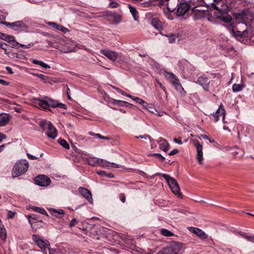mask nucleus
Returning <instances> with one entry per match:
<instances>
[{
	"label": "nucleus",
	"instance_id": "1",
	"mask_svg": "<svg viewBox=\"0 0 254 254\" xmlns=\"http://www.w3.org/2000/svg\"><path fill=\"white\" fill-rule=\"evenodd\" d=\"M32 102L34 106L41 109H49L50 107H58L64 109H66L67 108L65 104L59 103L57 101L47 97H44L42 98H34Z\"/></svg>",
	"mask_w": 254,
	"mask_h": 254
},
{
	"label": "nucleus",
	"instance_id": "2",
	"mask_svg": "<svg viewBox=\"0 0 254 254\" xmlns=\"http://www.w3.org/2000/svg\"><path fill=\"white\" fill-rule=\"evenodd\" d=\"M235 1L232 0H213L212 7L216 9L221 15L225 14L232 8Z\"/></svg>",
	"mask_w": 254,
	"mask_h": 254
},
{
	"label": "nucleus",
	"instance_id": "3",
	"mask_svg": "<svg viewBox=\"0 0 254 254\" xmlns=\"http://www.w3.org/2000/svg\"><path fill=\"white\" fill-rule=\"evenodd\" d=\"M29 164L26 160H20L14 165L12 171V176L15 178L25 173L28 170Z\"/></svg>",
	"mask_w": 254,
	"mask_h": 254
},
{
	"label": "nucleus",
	"instance_id": "4",
	"mask_svg": "<svg viewBox=\"0 0 254 254\" xmlns=\"http://www.w3.org/2000/svg\"><path fill=\"white\" fill-rule=\"evenodd\" d=\"M162 176L167 182V183L173 192L178 197L182 198V194L180 191V186L176 180L173 178L165 174H163Z\"/></svg>",
	"mask_w": 254,
	"mask_h": 254
},
{
	"label": "nucleus",
	"instance_id": "5",
	"mask_svg": "<svg viewBox=\"0 0 254 254\" xmlns=\"http://www.w3.org/2000/svg\"><path fill=\"white\" fill-rule=\"evenodd\" d=\"M182 244L173 242L162 250L158 252L157 254H179L182 251Z\"/></svg>",
	"mask_w": 254,
	"mask_h": 254
},
{
	"label": "nucleus",
	"instance_id": "6",
	"mask_svg": "<svg viewBox=\"0 0 254 254\" xmlns=\"http://www.w3.org/2000/svg\"><path fill=\"white\" fill-rule=\"evenodd\" d=\"M32 240L44 254H47V249L50 247L48 240L37 234L32 235Z\"/></svg>",
	"mask_w": 254,
	"mask_h": 254
},
{
	"label": "nucleus",
	"instance_id": "7",
	"mask_svg": "<svg viewBox=\"0 0 254 254\" xmlns=\"http://www.w3.org/2000/svg\"><path fill=\"white\" fill-rule=\"evenodd\" d=\"M59 48L63 53H69L75 52L77 49H82L84 48V46L80 44H77L73 41L68 40L66 41L62 47H59Z\"/></svg>",
	"mask_w": 254,
	"mask_h": 254
},
{
	"label": "nucleus",
	"instance_id": "8",
	"mask_svg": "<svg viewBox=\"0 0 254 254\" xmlns=\"http://www.w3.org/2000/svg\"><path fill=\"white\" fill-rule=\"evenodd\" d=\"M164 75L168 80L172 83L178 92L182 94L185 93L184 88L180 83L179 79L174 74L168 71H164Z\"/></svg>",
	"mask_w": 254,
	"mask_h": 254
},
{
	"label": "nucleus",
	"instance_id": "9",
	"mask_svg": "<svg viewBox=\"0 0 254 254\" xmlns=\"http://www.w3.org/2000/svg\"><path fill=\"white\" fill-rule=\"evenodd\" d=\"M5 25L16 31H27L28 26L22 21H16L14 22L4 23Z\"/></svg>",
	"mask_w": 254,
	"mask_h": 254
},
{
	"label": "nucleus",
	"instance_id": "10",
	"mask_svg": "<svg viewBox=\"0 0 254 254\" xmlns=\"http://www.w3.org/2000/svg\"><path fill=\"white\" fill-rule=\"evenodd\" d=\"M210 81L205 75L199 76L195 83L202 87L205 91L209 90V84Z\"/></svg>",
	"mask_w": 254,
	"mask_h": 254
},
{
	"label": "nucleus",
	"instance_id": "11",
	"mask_svg": "<svg viewBox=\"0 0 254 254\" xmlns=\"http://www.w3.org/2000/svg\"><path fill=\"white\" fill-rule=\"evenodd\" d=\"M35 184L41 187H47L51 183L50 179L45 175H40L35 179Z\"/></svg>",
	"mask_w": 254,
	"mask_h": 254
},
{
	"label": "nucleus",
	"instance_id": "12",
	"mask_svg": "<svg viewBox=\"0 0 254 254\" xmlns=\"http://www.w3.org/2000/svg\"><path fill=\"white\" fill-rule=\"evenodd\" d=\"M194 145L196 149V159L198 161V163L200 165L203 164V161L204 160L203 155L202 152V145L198 141H196Z\"/></svg>",
	"mask_w": 254,
	"mask_h": 254
},
{
	"label": "nucleus",
	"instance_id": "13",
	"mask_svg": "<svg viewBox=\"0 0 254 254\" xmlns=\"http://www.w3.org/2000/svg\"><path fill=\"white\" fill-rule=\"evenodd\" d=\"M100 53L109 60L114 62L117 59V52L110 50H101Z\"/></svg>",
	"mask_w": 254,
	"mask_h": 254
},
{
	"label": "nucleus",
	"instance_id": "14",
	"mask_svg": "<svg viewBox=\"0 0 254 254\" xmlns=\"http://www.w3.org/2000/svg\"><path fill=\"white\" fill-rule=\"evenodd\" d=\"M78 191L80 194L86 198L90 203H93V199L91 192L88 189L80 187Z\"/></svg>",
	"mask_w": 254,
	"mask_h": 254
},
{
	"label": "nucleus",
	"instance_id": "15",
	"mask_svg": "<svg viewBox=\"0 0 254 254\" xmlns=\"http://www.w3.org/2000/svg\"><path fill=\"white\" fill-rule=\"evenodd\" d=\"M190 9L189 5L186 3H181L178 5L177 15L178 16L184 15Z\"/></svg>",
	"mask_w": 254,
	"mask_h": 254
},
{
	"label": "nucleus",
	"instance_id": "16",
	"mask_svg": "<svg viewBox=\"0 0 254 254\" xmlns=\"http://www.w3.org/2000/svg\"><path fill=\"white\" fill-rule=\"evenodd\" d=\"M213 120L214 122H217L219 120V117H222V119L224 120L225 116V111L223 107V105L221 104L219 106V108L217 110L215 114L212 115Z\"/></svg>",
	"mask_w": 254,
	"mask_h": 254
},
{
	"label": "nucleus",
	"instance_id": "17",
	"mask_svg": "<svg viewBox=\"0 0 254 254\" xmlns=\"http://www.w3.org/2000/svg\"><path fill=\"white\" fill-rule=\"evenodd\" d=\"M157 142L159 144V148L161 150L165 152H167L170 148V145L168 142L165 139L159 137Z\"/></svg>",
	"mask_w": 254,
	"mask_h": 254
},
{
	"label": "nucleus",
	"instance_id": "18",
	"mask_svg": "<svg viewBox=\"0 0 254 254\" xmlns=\"http://www.w3.org/2000/svg\"><path fill=\"white\" fill-rule=\"evenodd\" d=\"M98 166L108 169H109L111 167L116 168H118L119 167V165L118 164H115L114 163H110L106 160H104L100 158L99 162L98 163Z\"/></svg>",
	"mask_w": 254,
	"mask_h": 254
},
{
	"label": "nucleus",
	"instance_id": "19",
	"mask_svg": "<svg viewBox=\"0 0 254 254\" xmlns=\"http://www.w3.org/2000/svg\"><path fill=\"white\" fill-rule=\"evenodd\" d=\"M48 25L53 26L54 28L57 30L62 31L64 33H66L68 32V30L66 27H64L62 25L58 24L55 22H49L47 23Z\"/></svg>",
	"mask_w": 254,
	"mask_h": 254
},
{
	"label": "nucleus",
	"instance_id": "20",
	"mask_svg": "<svg viewBox=\"0 0 254 254\" xmlns=\"http://www.w3.org/2000/svg\"><path fill=\"white\" fill-rule=\"evenodd\" d=\"M10 116L7 114H0V126H4L9 121Z\"/></svg>",
	"mask_w": 254,
	"mask_h": 254
},
{
	"label": "nucleus",
	"instance_id": "21",
	"mask_svg": "<svg viewBox=\"0 0 254 254\" xmlns=\"http://www.w3.org/2000/svg\"><path fill=\"white\" fill-rule=\"evenodd\" d=\"M47 136L52 139H54L57 136V131L56 128H48L46 131Z\"/></svg>",
	"mask_w": 254,
	"mask_h": 254
},
{
	"label": "nucleus",
	"instance_id": "22",
	"mask_svg": "<svg viewBox=\"0 0 254 254\" xmlns=\"http://www.w3.org/2000/svg\"><path fill=\"white\" fill-rule=\"evenodd\" d=\"M0 238L3 241H5L7 238L6 231L1 220H0Z\"/></svg>",
	"mask_w": 254,
	"mask_h": 254
},
{
	"label": "nucleus",
	"instance_id": "23",
	"mask_svg": "<svg viewBox=\"0 0 254 254\" xmlns=\"http://www.w3.org/2000/svg\"><path fill=\"white\" fill-rule=\"evenodd\" d=\"M231 33L234 36L235 38L242 37L243 36H245L246 34L247 33V30H245L243 32H241L239 31H235V30L232 28L230 30Z\"/></svg>",
	"mask_w": 254,
	"mask_h": 254
},
{
	"label": "nucleus",
	"instance_id": "24",
	"mask_svg": "<svg viewBox=\"0 0 254 254\" xmlns=\"http://www.w3.org/2000/svg\"><path fill=\"white\" fill-rule=\"evenodd\" d=\"M100 158L95 157H91L87 158V162L88 164L91 166H98Z\"/></svg>",
	"mask_w": 254,
	"mask_h": 254
},
{
	"label": "nucleus",
	"instance_id": "25",
	"mask_svg": "<svg viewBox=\"0 0 254 254\" xmlns=\"http://www.w3.org/2000/svg\"><path fill=\"white\" fill-rule=\"evenodd\" d=\"M152 25L158 30L162 29L161 22L157 18H153L151 21Z\"/></svg>",
	"mask_w": 254,
	"mask_h": 254
},
{
	"label": "nucleus",
	"instance_id": "26",
	"mask_svg": "<svg viewBox=\"0 0 254 254\" xmlns=\"http://www.w3.org/2000/svg\"><path fill=\"white\" fill-rule=\"evenodd\" d=\"M129 9L130 13H131L134 20L137 21L138 20L139 16L138 13L136 8L131 5H129Z\"/></svg>",
	"mask_w": 254,
	"mask_h": 254
},
{
	"label": "nucleus",
	"instance_id": "27",
	"mask_svg": "<svg viewBox=\"0 0 254 254\" xmlns=\"http://www.w3.org/2000/svg\"><path fill=\"white\" fill-rule=\"evenodd\" d=\"M216 18H220L221 20L225 22H230L232 19L231 17L229 15L224 16V14L221 15V14H215Z\"/></svg>",
	"mask_w": 254,
	"mask_h": 254
},
{
	"label": "nucleus",
	"instance_id": "28",
	"mask_svg": "<svg viewBox=\"0 0 254 254\" xmlns=\"http://www.w3.org/2000/svg\"><path fill=\"white\" fill-rule=\"evenodd\" d=\"M32 62L33 64H38V65H40L41 66H42V67H44L45 69L50 68V66L49 65L45 64V63H44L42 61H38L37 60L34 59V60H32Z\"/></svg>",
	"mask_w": 254,
	"mask_h": 254
},
{
	"label": "nucleus",
	"instance_id": "29",
	"mask_svg": "<svg viewBox=\"0 0 254 254\" xmlns=\"http://www.w3.org/2000/svg\"><path fill=\"white\" fill-rule=\"evenodd\" d=\"M32 209L33 210H34L35 212H39V213H40L41 214L45 215H46L47 216H49L47 212L45 210V209H44V208H43L42 207H37V206H33L32 207Z\"/></svg>",
	"mask_w": 254,
	"mask_h": 254
},
{
	"label": "nucleus",
	"instance_id": "30",
	"mask_svg": "<svg viewBox=\"0 0 254 254\" xmlns=\"http://www.w3.org/2000/svg\"><path fill=\"white\" fill-rule=\"evenodd\" d=\"M127 97H128L130 98H131L132 100H133L134 101H135L136 102L140 104H141L144 107H145L146 109H147V107L144 105V104L147 105V103H146L144 100H143L142 99L138 98V97H133L131 95H127Z\"/></svg>",
	"mask_w": 254,
	"mask_h": 254
},
{
	"label": "nucleus",
	"instance_id": "31",
	"mask_svg": "<svg viewBox=\"0 0 254 254\" xmlns=\"http://www.w3.org/2000/svg\"><path fill=\"white\" fill-rule=\"evenodd\" d=\"M32 74L40 78L45 83L49 82V77L42 74L32 73Z\"/></svg>",
	"mask_w": 254,
	"mask_h": 254
},
{
	"label": "nucleus",
	"instance_id": "32",
	"mask_svg": "<svg viewBox=\"0 0 254 254\" xmlns=\"http://www.w3.org/2000/svg\"><path fill=\"white\" fill-rule=\"evenodd\" d=\"M39 125L40 127H52V124L51 122L46 120H42L40 121Z\"/></svg>",
	"mask_w": 254,
	"mask_h": 254
},
{
	"label": "nucleus",
	"instance_id": "33",
	"mask_svg": "<svg viewBox=\"0 0 254 254\" xmlns=\"http://www.w3.org/2000/svg\"><path fill=\"white\" fill-rule=\"evenodd\" d=\"M196 235L202 240H205L207 238V235L200 229H199Z\"/></svg>",
	"mask_w": 254,
	"mask_h": 254
},
{
	"label": "nucleus",
	"instance_id": "34",
	"mask_svg": "<svg viewBox=\"0 0 254 254\" xmlns=\"http://www.w3.org/2000/svg\"><path fill=\"white\" fill-rule=\"evenodd\" d=\"M243 86L239 84H234L232 86V90L234 92H237L241 91Z\"/></svg>",
	"mask_w": 254,
	"mask_h": 254
},
{
	"label": "nucleus",
	"instance_id": "35",
	"mask_svg": "<svg viewBox=\"0 0 254 254\" xmlns=\"http://www.w3.org/2000/svg\"><path fill=\"white\" fill-rule=\"evenodd\" d=\"M117 59L120 63H126L127 61V58L121 53H117Z\"/></svg>",
	"mask_w": 254,
	"mask_h": 254
},
{
	"label": "nucleus",
	"instance_id": "36",
	"mask_svg": "<svg viewBox=\"0 0 254 254\" xmlns=\"http://www.w3.org/2000/svg\"><path fill=\"white\" fill-rule=\"evenodd\" d=\"M160 232L163 235L166 237L174 236V234L172 232L166 229H161Z\"/></svg>",
	"mask_w": 254,
	"mask_h": 254
},
{
	"label": "nucleus",
	"instance_id": "37",
	"mask_svg": "<svg viewBox=\"0 0 254 254\" xmlns=\"http://www.w3.org/2000/svg\"><path fill=\"white\" fill-rule=\"evenodd\" d=\"M127 102L126 101L118 100H111V103L113 105H118L119 106H123V104L125 103H127Z\"/></svg>",
	"mask_w": 254,
	"mask_h": 254
},
{
	"label": "nucleus",
	"instance_id": "38",
	"mask_svg": "<svg viewBox=\"0 0 254 254\" xmlns=\"http://www.w3.org/2000/svg\"><path fill=\"white\" fill-rule=\"evenodd\" d=\"M110 17L113 18V21L116 23H119L121 20V17L119 15L116 14H112L110 15Z\"/></svg>",
	"mask_w": 254,
	"mask_h": 254
},
{
	"label": "nucleus",
	"instance_id": "39",
	"mask_svg": "<svg viewBox=\"0 0 254 254\" xmlns=\"http://www.w3.org/2000/svg\"><path fill=\"white\" fill-rule=\"evenodd\" d=\"M240 235L242 237L246 239L248 241L254 243V235L248 236L246 233H241Z\"/></svg>",
	"mask_w": 254,
	"mask_h": 254
},
{
	"label": "nucleus",
	"instance_id": "40",
	"mask_svg": "<svg viewBox=\"0 0 254 254\" xmlns=\"http://www.w3.org/2000/svg\"><path fill=\"white\" fill-rule=\"evenodd\" d=\"M58 141L59 143L65 149H69V145L68 143L66 141H65L64 139H59L58 140Z\"/></svg>",
	"mask_w": 254,
	"mask_h": 254
},
{
	"label": "nucleus",
	"instance_id": "41",
	"mask_svg": "<svg viewBox=\"0 0 254 254\" xmlns=\"http://www.w3.org/2000/svg\"><path fill=\"white\" fill-rule=\"evenodd\" d=\"M164 36L168 37V39H169V42L170 43H174L176 41V39L177 38V37L175 35H174V34H172L170 35H164Z\"/></svg>",
	"mask_w": 254,
	"mask_h": 254
},
{
	"label": "nucleus",
	"instance_id": "42",
	"mask_svg": "<svg viewBox=\"0 0 254 254\" xmlns=\"http://www.w3.org/2000/svg\"><path fill=\"white\" fill-rule=\"evenodd\" d=\"M188 229L190 232L193 233L195 235H196L197 232L199 229V228L193 227H188Z\"/></svg>",
	"mask_w": 254,
	"mask_h": 254
},
{
	"label": "nucleus",
	"instance_id": "43",
	"mask_svg": "<svg viewBox=\"0 0 254 254\" xmlns=\"http://www.w3.org/2000/svg\"><path fill=\"white\" fill-rule=\"evenodd\" d=\"M16 214V212L10 210L7 211V218L12 219L14 217Z\"/></svg>",
	"mask_w": 254,
	"mask_h": 254
},
{
	"label": "nucleus",
	"instance_id": "44",
	"mask_svg": "<svg viewBox=\"0 0 254 254\" xmlns=\"http://www.w3.org/2000/svg\"><path fill=\"white\" fill-rule=\"evenodd\" d=\"M50 210L51 211H52L53 213H58L59 214H64V211L62 209L56 210V209H54V208H51V209H50Z\"/></svg>",
	"mask_w": 254,
	"mask_h": 254
},
{
	"label": "nucleus",
	"instance_id": "45",
	"mask_svg": "<svg viewBox=\"0 0 254 254\" xmlns=\"http://www.w3.org/2000/svg\"><path fill=\"white\" fill-rule=\"evenodd\" d=\"M199 137L205 139H207V140H209V141L210 143H214L215 142V140L214 139H210L206 134H201Z\"/></svg>",
	"mask_w": 254,
	"mask_h": 254
},
{
	"label": "nucleus",
	"instance_id": "46",
	"mask_svg": "<svg viewBox=\"0 0 254 254\" xmlns=\"http://www.w3.org/2000/svg\"><path fill=\"white\" fill-rule=\"evenodd\" d=\"M151 156L156 157L160 161H163L165 159L161 154L159 153H154L151 155Z\"/></svg>",
	"mask_w": 254,
	"mask_h": 254
},
{
	"label": "nucleus",
	"instance_id": "47",
	"mask_svg": "<svg viewBox=\"0 0 254 254\" xmlns=\"http://www.w3.org/2000/svg\"><path fill=\"white\" fill-rule=\"evenodd\" d=\"M27 217L28 218L29 223L31 225V227L32 229H35V230H36V228L35 227V223H33L32 222V219H31V216L30 215H28Z\"/></svg>",
	"mask_w": 254,
	"mask_h": 254
},
{
	"label": "nucleus",
	"instance_id": "48",
	"mask_svg": "<svg viewBox=\"0 0 254 254\" xmlns=\"http://www.w3.org/2000/svg\"><path fill=\"white\" fill-rule=\"evenodd\" d=\"M77 222H78V221L76 219H75V218L72 219L70 221V223L69 224V227L71 228V227L74 226L77 223Z\"/></svg>",
	"mask_w": 254,
	"mask_h": 254
},
{
	"label": "nucleus",
	"instance_id": "49",
	"mask_svg": "<svg viewBox=\"0 0 254 254\" xmlns=\"http://www.w3.org/2000/svg\"><path fill=\"white\" fill-rule=\"evenodd\" d=\"M113 88L115 89L118 93H119L123 95H125L126 96H127V95H128V94H126L124 91H123L122 90H121V89H120L119 88L114 87Z\"/></svg>",
	"mask_w": 254,
	"mask_h": 254
},
{
	"label": "nucleus",
	"instance_id": "50",
	"mask_svg": "<svg viewBox=\"0 0 254 254\" xmlns=\"http://www.w3.org/2000/svg\"><path fill=\"white\" fill-rule=\"evenodd\" d=\"M14 38H15L14 36L7 35V37H6L5 41H8L9 42H12L14 41Z\"/></svg>",
	"mask_w": 254,
	"mask_h": 254
},
{
	"label": "nucleus",
	"instance_id": "51",
	"mask_svg": "<svg viewBox=\"0 0 254 254\" xmlns=\"http://www.w3.org/2000/svg\"><path fill=\"white\" fill-rule=\"evenodd\" d=\"M134 251L138 254H143L144 252L143 250H142V249H141L139 248H135L134 250Z\"/></svg>",
	"mask_w": 254,
	"mask_h": 254
},
{
	"label": "nucleus",
	"instance_id": "52",
	"mask_svg": "<svg viewBox=\"0 0 254 254\" xmlns=\"http://www.w3.org/2000/svg\"><path fill=\"white\" fill-rule=\"evenodd\" d=\"M0 84L4 86H8L9 85V82L8 81L1 79L0 80Z\"/></svg>",
	"mask_w": 254,
	"mask_h": 254
},
{
	"label": "nucleus",
	"instance_id": "53",
	"mask_svg": "<svg viewBox=\"0 0 254 254\" xmlns=\"http://www.w3.org/2000/svg\"><path fill=\"white\" fill-rule=\"evenodd\" d=\"M16 44L18 45H19V46L20 47L25 48H26V49H28V48L31 47V44H28L27 45H23V44H19L18 42H16Z\"/></svg>",
	"mask_w": 254,
	"mask_h": 254
},
{
	"label": "nucleus",
	"instance_id": "54",
	"mask_svg": "<svg viewBox=\"0 0 254 254\" xmlns=\"http://www.w3.org/2000/svg\"><path fill=\"white\" fill-rule=\"evenodd\" d=\"M220 149L223 151H228L230 150L231 148L228 146H221Z\"/></svg>",
	"mask_w": 254,
	"mask_h": 254
},
{
	"label": "nucleus",
	"instance_id": "55",
	"mask_svg": "<svg viewBox=\"0 0 254 254\" xmlns=\"http://www.w3.org/2000/svg\"><path fill=\"white\" fill-rule=\"evenodd\" d=\"M179 152V150L177 149H173L172 151H171L169 153V155L170 156L174 155L177 153H178Z\"/></svg>",
	"mask_w": 254,
	"mask_h": 254
},
{
	"label": "nucleus",
	"instance_id": "56",
	"mask_svg": "<svg viewBox=\"0 0 254 254\" xmlns=\"http://www.w3.org/2000/svg\"><path fill=\"white\" fill-rule=\"evenodd\" d=\"M7 37V34L0 32V39L5 40V39H6V37Z\"/></svg>",
	"mask_w": 254,
	"mask_h": 254
},
{
	"label": "nucleus",
	"instance_id": "57",
	"mask_svg": "<svg viewBox=\"0 0 254 254\" xmlns=\"http://www.w3.org/2000/svg\"><path fill=\"white\" fill-rule=\"evenodd\" d=\"M173 140L175 143L179 144H182L183 143L182 140L180 138H175Z\"/></svg>",
	"mask_w": 254,
	"mask_h": 254
},
{
	"label": "nucleus",
	"instance_id": "58",
	"mask_svg": "<svg viewBox=\"0 0 254 254\" xmlns=\"http://www.w3.org/2000/svg\"><path fill=\"white\" fill-rule=\"evenodd\" d=\"M49 252V254H54L56 253V250L54 249H50L49 247V249H47V252Z\"/></svg>",
	"mask_w": 254,
	"mask_h": 254
},
{
	"label": "nucleus",
	"instance_id": "59",
	"mask_svg": "<svg viewBox=\"0 0 254 254\" xmlns=\"http://www.w3.org/2000/svg\"><path fill=\"white\" fill-rule=\"evenodd\" d=\"M5 19V17L3 16H0V23H1L3 25H5L4 23H8L7 22H6L4 20Z\"/></svg>",
	"mask_w": 254,
	"mask_h": 254
},
{
	"label": "nucleus",
	"instance_id": "60",
	"mask_svg": "<svg viewBox=\"0 0 254 254\" xmlns=\"http://www.w3.org/2000/svg\"><path fill=\"white\" fill-rule=\"evenodd\" d=\"M95 136H97L98 137L100 138H102V139H109V138L108 137H105V136H102L99 133H97V134H95Z\"/></svg>",
	"mask_w": 254,
	"mask_h": 254
},
{
	"label": "nucleus",
	"instance_id": "61",
	"mask_svg": "<svg viewBox=\"0 0 254 254\" xmlns=\"http://www.w3.org/2000/svg\"><path fill=\"white\" fill-rule=\"evenodd\" d=\"M97 173L100 176H106V173L104 171H98L97 172Z\"/></svg>",
	"mask_w": 254,
	"mask_h": 254
},
{
	"label": "nucleus",
	"instance_id": "62",
	"mask_svg": "<svg viewBox=\"0 0 254 254\" xmlns=\"http://www.w3.org/2000/svg\"><path fill=\"white\" fill-rule=\"evenodd\" d=\"M27 157L29 159H31V160H34V159H36L37 158L32 155H31L29 153H27Z\"/></svg>",
	"mask_w": 254,
	"mask_h": 254
},
{
	"label": "nucleus",
	"instance_id": "63",
	"mask_svg": "<svg viewBox=\"0 0 254 254\" xmlns=\"http://www.w3.org/2000/svg\"><path fill=\"white\" fill-rule=\"evenodd\" d=\"M5 69H6V70L7 71V72H8L9 74H12V73H13V71H12V68H11L10 67H9V66H6V67H5Z\"/></svg>",
	"mask_w": 254,
	"mask_h": 254
},
{
	"label": "nucleus",
	"instance_id": "64",
	"mask_svg": "<svg viewBox=\"0 0 254 254\" xmlns=\"http://www.w3.org/2000/svg\"><path fill=\"white\" fill-rule=\"evenodd\" d=\"M136 137L137 138H144V139H147V138L150 139V136L147 135H140L139 136H136Z\"/></svg>",
	"mask_w": 254,
	"mask_h": 254
}]
</instances>
